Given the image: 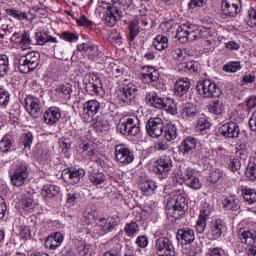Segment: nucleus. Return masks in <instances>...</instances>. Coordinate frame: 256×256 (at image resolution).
<instances>
[{
  "instance_id": "obj_1",
  "label": "nucleus",
  "mask_w": 256,
  "mask_h": 256,
  "mask_svg": "<svg viewBox=\"0 0 256 256\" xmlns=\"http://www.w3.org/2000/svg\"><path fill=\"white\" fill-rule=\"evenodd\" d=\"M104 9H106V12L102 19L105 25L108 27H115V25H117V21H121V17H123V10L127 11L129 9H133V0H116L113 5L106 3Z\"/></svg>"
},
{
  "instance_id": "obj_2",
  "label": "nucleus",
  "mask_w": 256,
  "mask_h": 256,
  "mask_svg": "<svg viewBox=\"0 0 256 256\" xmlns=\"http://www.w3.org/2000/svg\"><path fill=\"white\" fill-rule=\"evenodd\" d=\"M166 209L170 217L181 219L187 209V199L183 194H176L168 199Z\"/></svg>"
},
{
  "instance_id": "obj_3",
  "label": "nucleus",
  "mask_w": 256,
  "mask_h": 256,
  "mask_svg": "<svg viewBox=\"0 0 256 256\" xmlns=\"http://www.w3.org/2000/svg\"><path fill=\"white\" fill-rule=\"evenodd\" d=\"M118 127L121 135L128 137H137L141 133V122L137 116H123Z\"/></svg>"
},
{
  "instance_id": "obj_4",
  "label": "nucleus",
  "mask_w": 256,
  "mask_h": 256,
  "mask_svg": "<svg viewBox=\"0 0 256 256\" xmlns=\"http://www.w3.org/2000/svg\"><path fill=\"white\" fill-rule=\"evenodd\" d=\"M41 54L39 52H30L18 59V69L20 73H31L39 67V59Z\"/></svg>"
},
{
  "instance_id": "obj_5",
  "label": "nucleus",
  "mask_w": 256,
  "mask_h": 256,
  "mask_svg": "<svg viewBox=\"0 0 256 256\" xmlns=\"http://www.w3.org/2000/svg\"><path fill=\"white\" fill-rule=\"evenodd\" d=\"M196 91L201 97H204V99L221 97V89L210 79L199 81L196 85Z\"/></svg>"
},
{
  "instance_id": "obj_6",
  "label": "nucleus",
  "mask_w": 256,
  "mask_h": 256,
  "mask_svg": "<svg viewBox=\"0 0 256 256\" xmlns=\"http://www.w3.org/2000/svg\"><path fill=\"white\" fill-rule=\"evenodd\" d=\"M29 179V166L25 162H18L13 169L10 181L14 187H23Z\"/></svg>"
},
{
  "instance_id": "obj_7",
  "label": "nucleus",
  "mask_w": 256,
  "mask_h": 256,
  "mask_svg": "<svg viewBox=\"0 0 256 256\" xmlns=\"http://www.w3.org/2000/svg\"><path fill=\"white\" fill-rule=\"evenodd\" d=\"M114 159L118 165H131L132 161H135V155L130 148L125 144H118L115 146Z\"/></svg>"
},
{
  "instance_id": "obj_8",
  "label": "nucleus",
  "mask_w": 256,
  "mask_h": 256,
  "mask_svg": "<svg viewBox=\"0 0 256 256\" xmlns=\"http://www.w3.org/2000/svg\"><path fill=\"white\" fill-rule=\"evenodd\" d=\"M193 24H182L177 28L176 39L180 43H189V41H197L199 35H197V30Z\"/></svg>"
},
{
  "instance_id": "obj_9",
  "label": "nucleus",
  "mask_w": 256,
  "mask_h": 256,
  "mask_svg": "<svg viewBox=\"0 0 256 256\" xmlns=\"http://www.w3.org/2000/svg\"><path fill=\"white\" fill-rule=\"evenodd\" d=\"M173 169V160L170 156H160L155 162L153 171L156 175H160V178L167 179Z\"/></svg>"
},
{
  "instance_id": "obj_10",
  "label": "nucleus",
  "mask_w": 256,
  "mask_h": 256,
  "mask_svg": "<svg viewBox=\"0 0 256 256\" xmlns=\"http://www.w3.org/2000/svg\"><path fill=\"white\" fill-rule=\"evenodd\" d=\"M155 249L159 256H175V246L167 237H160L156 240Z\"/></svg>"
},
{
  "instance_id": "obj_11",
  "label": "nucleus",
  "mask_w": 256,
  "mask_h": 256,
  "mask_svg": "<svg viewBox=\"0 0 256 256\" xmlns=\"http://www.w3.org/2000/svg\"><path fill=\"white\" fill-rule=\"evenodd\" d=\"M164 128L165 124L163 123V119L159 117L150 118L146 123V131L148 135L154 139L163 135Z\"/></svg>"
},
{
  "instance_id": "obj_12",
  "label": "nucleus",
  "mask_w": 256,
  "mask_h": 256,
  "mask_svg": "<svg viewBox=\"0 0 256 256\" xmlns=\"http://www.w3.org/2000/svg\"><path fill=\"white\" fill-rule=\"evenodd\" d=\"M26 111L33 119H39L43 115V107H41V100L37 97L28 96L25 99Z\"/></svg>"
},
{
  "instance_id": "obj_13",
  "label": "nucleus",
  "mask_w": 256,
  "mask_h": 256,
  "mask_svg": "<svg viewBox=\"0 0 256 256\" xmlns=\"http://www.w3.org/2000/svg\"><path fill=\"white\" fill-rule=\"evenodd\" d=\"M241 0H222L221 9L223 15L235 17L241 13Z\"/></svg>"
},
{
  "instance_id": "obj_14",
  "label": "nucleus",
  "mask_w": 256,
  "mask_h": 256,
  "mask_svg": "<svg viewBox=\"0 0 256 256\" xmlns=\"http://www.w3.org/2000/svg\"><path fill=\"white\" fill-rule=\"evenodd\" d=\"M85 177V169L79 168L77 170H64L62 172V179L68 185H77L81 179Z\"/></svg>"
},
{
  "instance_id": "obj_15",
  "label": "nucleus",
  "mask_w": 256,
  "mask_h": 256,
  "mask_svg": "<svg viewBox=\"0 0 256 256\" xmlns=\"http://www.w3.org/2000/svg\"><path fill=\"white\" fill-rule=\"evenodd\" d=\"M223 220L217 219L212 220L208 225V232L206 234L207 239L209 241H215L223 235Z\"/></svg>"
},
{
  "instance_id": "obj_16",
  "label": "nucleus",
  "mask_w": 256,
  "mask_h": 256,
  "mask_svg": "<svg viewBox=\"0 0 256 256\" xmlns=\"http://www.w3.org/2000/svg\"><path fill=\"white\" fill-rule=\"evenodd\" d=\"M137 85L133 83L126 84L123 89L122 93L120 95V100L122 103H125L126 105H131L133 101H135V97H137Z\"/></svg>"
},
{
  "instance_id": "obj_17",
  "label": "nucleus",
  "mask_w": 256,
  "mask_h": 256,
  "mask_svg": "<svg viewBox=\"0 0 256 256\" xmlns=\"http://www.w3.org/2000/svg\"><path fill=\"white\" fill-rule=\"evenodd\" d=\"M219 133L220 135H222L223 137H227L228 139H236L237 137H239L241 130L239 129L237 123L227 122L219 128Z\"/></svg>"
},
{
  "instance_id": "obj_18",
  "label": "nucleus",
  "mask_w": 256,
  "mask_h": 256,
  "mask_svg": "<svg viewBox=\"0 0 256 256\" xmlns=\"http://www.w3.org/2000/svg\"><path fill=\"white\" fill-rule=\"evenodd\" d=\"M180 153L185 157L191 155L197 149V138L193 136L186 137L178 147Z\"/></svg>"
},
{
  "instance_id": "obj_19",
  "label": "nucleus",
  "mask_w": 256,
  "mask_h": 256,
  "mask_svg": "<svg viewBox=\"0 0 256 256\" xmlns=\"http://www.w3.org/2000/svg\"><path fill=\"white\" fill-rule=\"evenodd\" d=\"M184 183L189 187L190 189H193L194 191H197L201 189L203 186L201 184V180L195 175H193V170L191 168H187L185 173H184Z\"/></svg>"
},
{
  "instance_id": "obj_20",
  "label": "nucleus",
  "mask_w": 256,
  "mask_h": 256,
  "mask_svg": "<svg viewBox=\"0 0 256 256\" xmlns=\"http://www.w3.org/2000/svg\"><path fill=\"white\" fill-rule=\"evenodd\" d=\"M176 237L181 245H191L195 241V231L191 228H181Z\"/></svg>"
},
{
  "instance_id": "obj_21",
  "label": "nucleus",
  "mask_w": 256,
  "mask_h": 256,
  "mask_svg": "<svg viewBox=\"0 0 256 256\" xmlns=\"http://www.w3.org/2000/svg\"><path fill=\"white\" fill-rule=\"evenodd\" d=\"M211 217V209L207 206L200 210L198 220L195 225L197 233H204L207 227V220Z\"/></svg>"
},
{
  "instance_id": "obj_22",
  "label": "nucleus",
  "mask_w": 256,
  "mask_h": 256,
  "mask_svg": "<svg viewBox=\"0 0 256 256\" xmlns=\"http://www.w3.org/2000/svg\"><path fill=\"white\" fill-rule=\"evenodd\" d=\"M99 83H101L99 79H94L91 75H86L84 78L85 90L89 95H99V93H101Z\"/></svg>"
},
{
  "instance_id": "obj_23",
  "label": "nucleus",
  "mask_w": 256,
  "mask_h": 256,
  "mask_svg": "<svg viewBox=\"0 0 256 256\" xmlns=\"http://www.w3.org/2000/svg\"><path fill=\"white\" fill-rule=\"evenodd\" d=\"M46 125H55L61 119V109L57 107L48 108L43 114Z\"/></svg>"
},
{
  "instance_id": "obj_24",
  "label": "nucleus",
  "mask_w": 256,
  "mask_h": 256,
  "mask_svg": "<svg viewBox=\"0 0 256 256\" xmlns=\"http://www.w3.org/2000/svg\"><path fill=\"white\" fill-rule=\"evenodd\" d=\"M63 243V234L60 232H55L50 234L46 240H45V248L51 249L52 251H55L58 247H61V244Z\"/></svg>"
},
{
  "instance_id": "obj_25",
  "label": "nucleus",
  "mask_w": 256,
  "mask_h": 256,
  "mask_svg": "<svg viewBox=\"0 0 256 256\" xmlns=\"http://www.w3.org/2000/svg\"><path fill=\"white\" fill-rule=\"evenodd\" d=\"M223 207L226 211H232L234 215H239L241 204H239V198L237 196H228L223 200Z\"/></svg>"
},
{
  "instance_id": "obj_26",
  "label": "nucleus",
  "mask_w": 256,
  "mask_h": 256,
  "mask_svg": "<svg viewBox=\"0 0 256 256\" xmlns=\"http://www.w3.org/2000/svg\"><path fill=\"white\" fill-rule=\"evenodd\" d=\"M191 89V82L187 78H181L176 81L174 85V95L177 97H183V95H187Z\"/></svg>"
},
{
  "instance_id": "obj_27",
  "label": "nucleus",
  "mask_w": 256,
  "mask_h": 256,
  "mask_svg": "<svg viewBox=\"0 0 256 256\" xmlns=\"http://www.w3.org/2000/svg\"><path fill=\"white\" fill-rule=\"evenodd\" d=\"M77 49L85 53L89 59H95L99 55V47L90 42L78 44Z\"/></svg>"
},
{
  "instance_id": "obj_28",
  "label": "nucleus",
  "mask_w": 256,
  "mask_h": 256,
  "mask_svg": "<svg viewBox=\"0 0 256 256\" xmlns=\"http://www.w3.org/2000/svg\"><path fill=\"white\" fill-rule=\"evenodd\" d=\"M99 109H101V104L97 100H88L83 105V113L87 117H95L99 113Z\"/></svg>"
},
{
  "instance_id": "obj_29",
  "label": "nucleus",
  "mask_w": 256,
  "mask_h": 256,
  "mask_svg": "<svg viewBox=\"0 0 256 256\" xmlns=\"http://www.w3.org/2000/svg\"><path fill=\"white\" fill-rule=\"evenodd\" d=\"M199 115V110H197V106L192 103H186L181 111V117L186 119L187 121H193L196 116Z\"/></svg>"
},
{
  "instance_id": "obj_30",
  "label": "nucleus",
  "mask_w": 256,
  "mask_h": 256,
  "mask_svg": "<svg viewBox=\"0 0 256 256\" xmlns=\"http://www.w3.org/2000/svg\"><path fill=\"white\" fill-rule=\"evenodd\" d=\"M61 191V188L57 185L47 184L43 186L41 190V195L44 197L45 201H49L54 197H57Z\"/></svg>"
},
{
  "instance_id": "obj_31",
  "label": "nucleus",
  "mask_w": 256,
  "mask_h": 256,
  "mask_svg": "<svg viewBox=\"0 0 256 256\" xmlns=\"http://www.w3.org/2000/svg\"><path fill=\"white\" fill-rule=\"evenodd\" d=\"M146 101L148 105H151V107H155V109H162L165 103V99L157 95L155 91L146 93Z\"/></svg>"
},
{
  "instance_id": "obj_32",
  "label": "nucleus",
  "mask_w": 256,
  "mask_h": 256,
  "mask_svg": "<svg viewBox=\"0 0 256 256\" xmlns=\"http://www.w3.org/2000/svg\"><path fill=\"white\" fill-rule=\"evenodd\" d=\"M99 227L102 229V233H109L117 227V219L114 217L102 218L99 221Z\"/></svg>"
},
{
  "instance_id": "obj_33",
  "label": "nucleus",
  "mask_w": 256,
  "mask_h": 256,
  "mask_svg": "<svg viewBox=\"0 0 256 256\" xmlns=\"http://www.w3.org/2000/svg\"><path fill=\"white\" fill-rule=\"evenodd\" d=\"M152 45L156 51H164V49L169 47V38L165 35L159 34L153 39Z\"/></svg>"
},
{
  "instance_id": "obj_34",
  "label": "nucleus",
  "mask_w": 256,
  "mask_h": 256,
  "mask_svg": "<svg viewBox=\"0 0 256 256\" xmlns=\"http://www.w3.org/2000/svg\"><path fill=\"white\" fill-rule=\"evenodd\" d=\"M210 113H213L214 115H223V113H225V100H223V98L214 100L210 105Z\"/></svg>"
},
{
  "instance_id": "obj_35",
  "label": "nucleus",
  "mask_w": 256,
  "mask_h": 256,
  "mask_svg": "<svg viewBox=\"0 0 256 256\" xmlns=\"http://www.w3.org/2000/svg\"><path fill=\"white\" fill-rule=\"evenodd\" d=\"M140 29L141 27L139 26V20L134 19L129 22L128 24L129 41H135V38L139 35V33H141Z\"/></svg>"
},
{
  "instance_id": "obj_36",
  "label": "nucleus",
  "mask_w": 256,
  "mask_h": 256,
  "mask_svg": "<svg viewBox=\"0 0 256 256\" xmlns=\"http://www.w3.org/2000/svg\"><path fill=\"white\" fill-rule=\"evenodd\" d=\"M37 45H46V43H57V38L49 35L47 32L36 33Z\"/></svg>"
},
{
  "instance_id": "obj_37",
  "label": "nucleus",
  "mask_w": 256,
  "mask_h": 256,
  "mask_svg": "<svg viewBox=\"0 0 256 256\" xmlns=\"http://www.w3.org/2000/svg\"><path fill=\"white\" fill-rule=\"evenodd\" d=\"M90 183L94 184L96 187H99V185H103L105 181H107V175L103 172H92L89 175Z\"/></svg>"
},
{
  "instance_id": "obj_38",
  "label": "nucleus",
  "mask_w": 256,
  "mask_h": 256,
  "mask_svg": "<svg viewBox=\"0 0 256 256\" xmlns=\"http://www.w3.org/2000/svg\"><path fill=\"white\" fill-rule=\"evenodd\" d=\"M77 253L79 256H92L93 255V246L87 244L86 242H78L76 244Z\"/></svg>"
},
{
  "instance_id": "obj_39",
  "label": "nucleus",
  "mask_w": 256,
  "mask_h": 256,
  "mask_svg": "<svg viewBox=\"0 0 256 256\" xmlns=\"http://www.w3.org/2000/svg\"><path fill=\"white\" fill-rule=\"evenodd\" d=\"M179 133L177 132V126L175 124H168L164 130V137L166 141H175Z\"/></svg>"
},
{
  "instance_id": "obj_40",
  "label": "nucleus",
  "mask_w": 256,
  "mask_h": 256,
  "mask_svg": "<svg viewBox=\"0 0 256 256\" xmlns=\"http://www.w3.org/2000/svg\"><path fill=\"white\" fill-rule=\"evenodd\" d=\"M142 77L145 79V81H147V83L159 81V71L151 66H148V71L142 74Z\"/></svg>"
},
{
  "instance_id": "obj_41",
  "label": "nucleus",
  "mask_w": 256,
  "mask_h": 256,
  "mask_svg": "<svg viewBox=\"0 0 256 256\" xmlns=\"http://www.w3.org/2000/svg\"><path fill=\"white\" fill-rule=\"evenodd\" d=\"M9 73V56L0 54V78L6 77Z\"/></svg>"
},
{
  "instance_id": "obj_42",
  "label": "nucleus",
  "mask_w": 256,
  "mask_h": 256,
  "mask_svg": "<svg viewBox=\"0 0 256 256\" xmlns=\"http://www.w3.org/2000/svg\"><path fill=\"white\" fill-rule=\"evenodd\" d=\"M166 113H169L170 115H177V105L175 104V101L171 98H165L164 104L162 105V108Z\"/></svg>"
},
{
  "instance_id": "obj_43",
  "label": "nucleus",
  "mask_w": 256,
  "mask_h": 256,
  "mask_svg": "<svg viewBox=\"0 0 256 256\" xmlns=\"http://www.w3.org/2000/svg\"><path fill=\"white\" fill-rule=\"evenodd\" d=\"M13 148V140L11 136H4L0 141V151L1 153H9Z\"/></svg>"
},
{
  "instance_id": "obj_44",
  "label": "nucleus",
  "mask_w": 256,
  "mask_h": 256,
  "mask_svg": "<svg viewBox=\"0 0 256 256\" xmlns=\"http://www.w3.org/2000/svg\"><path fill=\"white\" fill-rule=\"evenodd\" d=\"M242 197L249 205H253L256 203V191L255 189H243L242 190Z\"/></svg>"
},
{
  "instance_id": "obj_45",
  "label": "nucleus",
  "mask_w": 256,
  "mask_h": 256,
  "mask_svg": "<svg viewBox=\"0 0 256 256\" xmlns=\"http://www.w3.org/2000/svg\"><path fill=\"white\" fill-rule=\"evenodd\" d=\"M139 187L141 191H143V193H147V195H151V193H153V191L157 189V184L152 180H147L140 183Z\"/></svg>"
},
{
  "instance_id": "obj_46",
  "label": "nucleus",
  "mask_w": 256,
  "mask_h": 256,
  "mask_svg": "<svg viewBox=\"0 0 256 256\" xmlns=\"http://www.w3.org/2000/svg\"><path fill=\"white\" fill-rule=\"evenodd\" d=\"M6 13L10 17H13L14 19H18V21H27V19H29V16H27V13H25L21 10H15V9L8 8V9H6Z\"/></svg>"
},
{
  "instance_id": "obj_47",
  "label": "nucleus",
  "mask_w": 256,
  "mask_h": 256,
  "mask_svg": "<svg viewBox=\"0 0 256 256\" xmlns=\"http://www.w3.org/2000/svg\"><path fill=\"white\" fill-rule=\"evenodd\" d=\"M241 69L242 66L240 61H231L223 66V71H225V73H237V71H241Z\"/></svg>"
},
{
  "instance_id": "obj_48",
  "label": "nucleus",
  "mask_w": 256,
  "mask_h": 256,
  "mask_svg": "<svg viewBox=\"0 0 256 256\" xmlns=\"http://www.w3.org/2000/svg\"><path fill=\"white\" fill-rule=\"evenodd\" d=\"M56 93L63 95L65 99H71V93H73V88L70 84H62L56 88Z\"/></svg>"
},
{
  "instance_id": "obj_49",
  "label": "nucleus",
  "mask_w": 256,
  "mask_h": 256,
  "mask_svg": "<svg viewBox=\"0 0 256 256\" xmlns=\"http://www.w3.org/2000/svg\"><path fill=\"white\" fill-rule=\"evenodd\" d=\"M238 239L245 245H251V231L243 228L240 229L238 231Z\"/></svg>"
},
{
  "instance_id": "obj_50",
  "label": "nucleus",
  "mask_w": 256,
  "mask_h": 256,
  "mask_svg": "<svg viewBox=\"0 0 256 256\" xmlns=\"http://www.w3.org/2000/svg\"><path fill=\"white\" fill-rule=\"evenodd\" d=\"M245 175L250 181H256V163L249 162L245 171Z\"/></svg>"
},
{
  "instance_id": "obj_51",
  "label": "nucleus",
  "mask_w": 256,
  "mask_h": 256,
  "mask_svg": "<svg viewBox=\"0 0 256 256\" xmlns=\"http://www.w3.org/2000/svg\"><path fill=\"white\" fill-rule=\"evenodd\" d=\"M10 95L7 90L0 88V108L5 109L9 105Z\"/></svg>"
},
{
  "instance_id": "obj_52",
  "label": "nucleus",
  "mask_w": 256,
  "mask_h": 256,
  "mask_svg": "<svg viewBox=\"0 0 256 256\" xmlns=\"http://www.w3.org/2000/svg\"><path fill=\"white\" fill-rule=\"evenodd\" d=\"M197 127L199 131H205L211 127V122L207 119V116L201 115L197 120Z\"/></svg>"
},
{
  "instance_id": "obj_53",
  "label": "nucleus",
  "mask_w": 256,
  "mask_h": 256,
  "mask_svg": "<svg viewBox=\"0 0 256 256\" xmlns=\"http://www.w3.org/2000/svg\"><path fill=\"white\" fill-rule=\"evenodd\" d=\"M30 45L31 37L29 33L24 32L20 37L19 46L23 49V51H25L26 49H29Z\"/></svg>"
},
{
  "instance_id": "obj_54",
  "label": "nucleus",
  "mask_w": 256,
  "mask_h": 256,
  "mask_svg": "<svg viewBox=\"0 0 256 256\" xmlns=\"http://www.w3.org/2000/svg\"><path fill=\"white\" fill-rule=\"evenodd\" d=\"M21 143L25 149H29L33 145V133L27 132L22 134Z\"/></svg>"
},
{
  "instance_id": "obj_55",
  "label": "nucleus",
  "mask_w": 256,
  "mask_h": 256,
  "mask_svg": "<svg viewBox=\"0 0 256 256\" xmlns=\"http://www.w3.org/2000/svg\"><path fill=\"white\" fill-rule=\"evenodd\" d=\"M139 231V225L137 222H131L130 224H126L125 226V233L128 235V237H133L135 233Z\"/></svg>"
},
{
  "instance_id": "obj_56",
  "label": "nucleus",
  "mask_w": 256,
  "mask_h": 256,
  "mask_svg": "<svg viewBox=\"0 0 256 256\" xmlns=\"http://www.w3.org/2000/svg\"><path fill=\"white\" fill-rule=\"evenodd\" d=\"M228 169L232 173H237L239 169H241V162H239V159L233 157L230 158L229 163H228Z\"/></svg>"
},
{
  "instance_id": "obj_57",
  "label": "nucleus",
  "mask_w": 256,
  "mask_h": 256,
  "mask_svg": "<svg viewBox=\"0 0 256 256\" xmlns=\"http://www.w3.org/2000/svg\"><path fill=\"white\" fill-rule=\"evenodd\" d=\"M76 23L80 27H88V29L93 28V21L88 20L85 15L81 16L79 19H76Z\"/></svg>"
},
{
  "instance_id": "obj_58",
  "label": "nucleus",
  "mask_w": 256,
  "mask_h": 256,
  "mask_svg": "<svg viewBox=\"0 0 256 256\" xmlns=\"http://www.w3.org/2000/svg\"><path fill=\"white\" fill-rule=\"evenodd\" d=\"M110 72L112 77H121L125 73V69L121 66H117V64H113L110 66Z\"/></svg>"
},
{
  "instance_id": "obj_59",
  "label": "nucleus",
  "mask_w": 256,
  "mask_h": 256,
  "mask_svg": "<svg viewBox=\"0 0 256 256\" xmlns=\"http://www.w3.org/2000/svg\"><path fill=\"white\" fill-rule=\"evenodd\" d=\"M1 31H4V33H13L15 26L11 25L9 20L4 19L1 21Z\"/></svg>"
},
{
  "instance_id": "obj_60",
  "label": "nucleus",
  "mask_w": 256,
  "mask_h": 256,
  "mask_svg": "<svg viewBox=\"0 0 256 256\" xmlns=\"http://www.w3.org/2000/svg\"><path fill=\"white\" fill-rule=\"evenodd\" d=\"M62 39L68 41V43H73V41H79V35L66 31L62 33Z\"/></svg>"
},
{
  "instance_id": "obj_61",
  "label": "nucleus",
  "mask_w": 256,
  "mask_h": 256,
  "mask_svg": "<svg viewBox=\"0 0 256 256\" xmlns=\"http://www.w3.org/2000/svg\"><path fill=\"white\" fill-rule=\"evenodd\" d=\"M184 67L187 71H190V73H197V71H199V63L194 61L184 63Z\"/></svg>"
},
{
  "instance_id": "obj_62",
  "label": "nucleus",
  "mask_w": 256,
  "mask_h": 256,
  "mask_svg": "<svg viewBox=\"0 0 256 256\" xmlns=\"http://www.w3.org/2000/svg\"><path fill=\"white\" fill-rule=\"evenodd\" d=\"M80 149L82 153H86L88 157H93L95 155V150L91 147V144L85 143V144H80Z\"/></svg>"
},
{
  "instance_id": "obj_63",
  "label": "nucleus",
  "mask_w": 256,
  "mask_h": 256,
  "mask_svg": "<svg viewBox=\"0 0 256 256\" xmlns=\"http://www.w3.org/2000/svg\"><path fill=\"white\" fill-rule=\"evenodd\" d=\"M20 237L24 240L31 237V230L29 229V226L24 225L20 227Z\"/></svg>"
},
{
  "instance_id": "obj_64",
  "label": "nucleus",
  "mask_w": 256,
  "mask_h": 256,
  "mask_svg": "<svg viewBox=\"0 0 256 256\" xmlns=\"http://www.w3.org/2000/svg\"><path fill=\"white\" fill-rule=\"evenodd\" d=\"M102 256H121V245H117L116 248L105 252Z\"/></svg>"
}]
</instances>
